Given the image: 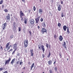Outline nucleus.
Returning a JSON list of instances; mask_svg holds the SVG:
<instances>
[{
    "label": "nucleus",
    "instance_id": "f257e3e1",
    "mask_svg": "<svg viewBox=\"0 0 73 73\" xmlns=\"http://www.w3.org/2000/svg\"><path fill=\"white\" fill-rule=\"evenodd\" d=\"M30 22L32 27H33L35 26V20L33 19H31L30 20Z\"/></svg>",
    "mask_w": 73,
    "mask_h": 73
},
{
    "label": "nucleus",
    "instance_id": "f03ea898",
    "mask_svg": "<svg viewBox=\"0 0 73 73\" xmlns=\"http://www.w3.org/2000/svg\"><path fill=\"white\" fill-rule=\"evenodd\" d=\"M6 19L7 20L6 22L8 23L9 21H10V20H11V17H10V15L9 14V13L7 15V16H6Z\"/></svg>",
    "mask_w": 73,
    "mask_h": 73
},
{
    "label": "nucleus",
    "instance_id": "7ed1b4c3",
    "mask_svg": "<svg viewBox=\"0 0 73 73\" xmlns=\"http://www.w3.org/2000/svg\"><path fill=\"white\" fill-rule=\"evenodd\" d=\"M9 44H10V42H9L7 43V44L6 45V49H7L8 48V49H7L8 50H9V49H10V48L12 46V45H10V46H9Z\"/></svg>",
    "mask_w": 73,
    "mask_h": 73
},
{
    "label": "nucleus",
    "instance_id": "20e7f679",
    "mask_svg": "<svg viewBox=\"0 0 73 73\" xmlns=\"http://www.w3.org/2000/svg\"><path fill=\"white\" fill-rule=\"evenodd\" d=\"M40 16H39L37 18L35 19L36 23H40Z\"/></svg>",
    "mask_w": 73,
    "mask_h": 73
},
{
    "label": "nucleus",
    "instance_id": "39448f33",
    "mask_svg": "<svg viewBox=\"0 0 73 73\" xmlns=\"http://www.w3.org/2000/svg\"><path fill=\"white\" fill-rule=\"evenodd\" d=\"M47 32V30L46 29H45V28H43L42 29L41 32L42 33L43 35L44 33H46Z\"/></svg>",
    "mask_w": 73,
    "mask_h": 73
},
{
    "label": "nucleus",
    "instance_id": "423d86ee",
    "mask_svg": "<svg viewBox=\"0 0 73 73\" xmlns=\"http://www.w3.org/2000/svg\"><path fill=\"white\" fill-rule=\"evenodd\" d=\"M11 60V57H10L9 59L5 60V65H7V64H9V62H10Z\"/></svg>",
    "mask_w": 73,
    "mask_h": 73
},
{
    "label": "nucleus",
    "instance_id": "0eeeda50",
    "mask_svg": "<svg viewBox=\"0 0 73 73\" xmlns=\"http://www.w3.org/2000/svg\"><path fill=\"white\" fill-rule=\"evenodd\" d=\"M19 13L21 18H22V16H25V14L23 13V12L22 11H20Z\"/></svg>",
    "mask_w": 73,
    "mask_h": 73
},
{
    "label": "nucleus",
    "instance_id": "6e6552de",
    "mask_svg": "<svg viewBox=\"0 0 73 73\" xmlns=\"http://www.w3.org/2000/svg\"><path fill=\"white\" fill-rule=\"evenodd\" d=\"M7 23H5L2 24V28L3 30H5V28L6 27V26H7Z\"/></svg>",
    "mask_w": 73,
    "mask_h": 73
},
{
    "label": "nucleus",
    "instance_id": "1a4fd4ad",
    "mask_svg": "<svg viewBox=\"0 0 73 73\" xmlns=\"http://www.w3.org/2000/svg\"><path fill=\"white\" fill-rule=\"evenodd\" d=\"M13 48L14 49H15V50H17V44L16 43H15L13 46Z\"/></svg>",
    "mask_w": 73,
    "mask_h": 73
},
{
    "label": "nucleus",
    "instance_id": "9d476101",
    "mask_svg": "<svg viewBox=\"0 0 73 73\" xmlns=\"http://www.w3.org/2000/svg\"><path fill=\"white\" fill-rule=\"evenodd\" d=\"M30 52L31 53L30 56H33L34 53H33V49H31L30 50Z\"/></svg>",
    "mask_w": 73,
    "mask_h": 73
},
{
    "label": "nucleus",
    "instance_id": "9b49d317",
    "mask_svg": "<svg viewBox=\"0 0 73 73\" xmlns=\"http://www.w3.org/2000/svg\"><path fill=\"white\" fill-rule=\"evenodd\" d=\"M42 26L43 27V28H46V24L45 22H44L42 23Z\"/></svg>",
    "mask_w": 73,
    "mask_h": 73
},
{
    "label": "nucleus",
    "instance_id": "f8f14e48",
    "mask_svg": "<svg viewBox=\"0 0 73 73\" xmlns=\"http://www.w3.org/2000/svg\"><path fill=\"white\" fill-rule=\"evenodd\" d=\"M41 48L43 53H44V51H45V48H44V46L43 45H42L41 46Z\"/></svg>",
    "mask_w": 73,
    "mask_h": 73
},
{
    "label": "nucleus",
    "instance_id": "ddd939ff",
    "mask_svg": "<svg viewBox=\"0 0 73 73\" xmlns=\"http://www.w3.org/2000/svg\"><path fill=\"white\" fill-rule=\"evenodd\" d=\"M46 47L47 48H49V49H50L51 47H50V44H48V43H46Z\"/></svg>",
    "mask_w": 73,
    "mask_h": 73
},
{
    "label": "nucleus",
    "instance_id": "4468645a",
    "mask_svg": "<svg viewBox=\"0 0 73 73\" xmlns=\"http://www.w3.org/2000/svg\"><path fill=\"white\" fill-rule=\"evenodd\" d=\"M59 39L60 41H62V40H63V37H62V35H60V36Z\"/></svg>",
    "mask_w": 73,
    "mask_h": 73
},
{
    "label": "nucleus",
    "instance_id": "2eb2a0df",
    "mask_svg": "<svg viewBox=\"0 0 73 73\" xmlns=\"http://www.w3.org/2000/svg\"><path fill=\"white\" fill-rule=\"evenodd\" d=\"M64 44H63V46L65 48H66V42L64 41Z\"/></svg>",
    "mask_w": 73,
    "mask_h": 73
},
{
    "label": "nucleus",
    "instance_id": "dca6fc26",
    "mask_svg": "<svg viewBox=\"0 0 73 73\" xmlns=\"http://www.w3.org/2000/svg\"><path fill=\"white\" fill-rule=\"evenodd\" d=\"M63 29L64 31H66L67 29V26L66 25H64L63 27Z\"/></svg>",
    "mask_w": 73,
    "mask_h": 73
},
{
    "label": "nucleus",
    "instance_id": "f3484780",
    "mask_svg": "<svg viewBox=\"0 0 73 73\" xmlns=\"http://www.w3.org/2000/svg\"><path fill=\"white\" fill-rule=\"evenodd\" d=\"M15 58H14L12 60L11 63L12 64V65H13V64L15 62Z\"/></svg>",
    "mask_w": 73,
    "mask_h": 73
},
{
    "label": "nucleus",
    "instance_id": "a211bd4d",
    "mask_svg": "<svg viewBox=\"0 0 73 73\" xmlns=\"http://www.w3.org/2000/svg\"><path fill=\"white\" fill-rule=\"evenodd\" d=\"M67 32L68 34H70V32L69 31V27H67Z\"/></svg>",
    "mask_w": 73,
    "mask_h": 73
},
{
    "label": "nucleus",
    "instance_id": "6ab92c4d",
    "mask_svg": "<svg viewBox=\"0 0 73 73\" xmlns=\"http://www.w3.org/2000/svg\"><path fill=\"white\" fill-rule=\"evenodd\" d=\"M48 65H50L52 64V61L51 60H50L48 61Z\"/></svg>",
    "mask_w": 73,
    "mask_h": 73
},
{
    "label": "nucleus",
    "instance_id": "aec40b11",
    "mask_svg": "<svg viewBox=\"0 0 73 73\" xmlns=\"http://www.w3.org/2000/svg\"><path fill=\"white\" fill-rule=\"evenodd\" d=\"M39 11V12L40 13V14H42V10L41 9H39L38 10Z\"/></svg>",
    "mask_w": 73,
    "mask_h": 73
},
{
    "label": "nucleus",
    "instance_id": "412c9836",
    "mask_svg": "<svg viewBox=\"0 0 73 73\" xmlns=\"http://www.w3.org/2000/svg\"><path fill=\"white\" fill-rule=\"evenodd\" d=\"M24 46L25 48H27L28 46V43H24Z\"/></svg>",
    "mask_w": 73,
    "mask_h": 73
},
{
    "label": "nucleus",
    "instance_id": "4be33fe9",
    "mask_svg": "<svg viewBox=\"0 0 73 73\" xmlns=\"http://www.w3.org/2000/svg\"><path fill=\"white\" fill-rule=\"evenodd\" d=\"M24 43L28 44V40H25L24 41Z\"/></svg>",
    "mask_w": 73,
    "mask_h": 73
},
{
    "label": "nucleus",
    "instance_id": "5701e85b",
    "mask_svg": "<svg viewBox=\"0 0 73 73\" xmlns=\"http://www.w3.org/2000/svg\"><path fill=\"white\" fill-rule=\"evenodd\" d=\"M61 8L60 5H59L58 7V11H61Z\"/></svg>",
    "mask_w": 73,
    "mask_h": 73
},
{
    "label": "nucleus",
    "instance_id": "b1692460",
    "mask_svg": "<svg viewBox=\"0 0 73 73\" xmlns=\"http://www.w3.org/2000/svg\"><path fill=\"white\" fill-rule=\"evenodd\" d=\"M15 25H16V22H13V26H15Z\"/></svg>",
    "mask_w": 73,
    "mask_h": 73
},
{
    "label": "nucleus",
    "instance_id": "393cba45",
    "mask_svg": "<svg viewBox=\"0 0 73 73\" xmlns=\"http://www.w3.org/2000/svg\"><path fill=\"white\" fill-rule=\"evenodd\" d=\"M16 29V27L15 26H13V31H15Z\"/></svg>",
    "mask_w": 73,
    "mask_h": 73
},
{
    "label": "nucleus",
    "instance_id": "a878e982",
    "mask_svg": "<svg viewBox=\"0 0 73 73\" xmlns=\"http://www.w3.org/2000/svg\"><path fill=\"white\" fill-rule=\"evenodd\" d=\"M35 65V64L34 63H33L32 66L31 67V70H32V68H33V66Z\"/></svg>",
    "mask_w": 73,
    "mask_h": 73
},
{
    "label": "nucleus",
    "instance_id": "bb28decb",
    "mask_svg": "<svg viewBox=\"0 0 73 73\" xmlns=\"http://www.w3.org/2000/svg\"><path fill=\"white\" fill-rule=\"evenodd\" d=\"M61 16L62 17H63L65 16V15L64 14V13H62L61 15Z\"/></svg>",
    "mask_w": 73,
    "mask_h": 73
},
{
    "label": "nucleus",
    "instance_id": "cd10ccee",
    "mask_svg": "<svg viewBox=\"0 0 73 73\" xmlns=\"http://www.w3.org/2000/svg\"><path fill=\"white\" fill-rule=\"evenodd\" d=\"M50 52H49V53L48 54V55L47 56V57H48V58H49V57H50Z\"/></svg>",
    "mask_w": 73,
    "mask_h": 73
},
{
    "label": "nucleus",
    "instance_id": "c85d7f7f",
    "mask_svg": "<svg viewBox=\"0 0 73 73\" xmlns=\"http://www.w3.org/2000/svg\"><path fill=\"white\" fill-rule=\"evenodd\" d=\"M54 37L55 39H56L57 38V35L54 34Z\"/></svg>",
    "mask_w": 73,
    "mask_h": 73
},
{
    "label": "nucleus",
    "instance_id": "c756f323",
    "mask_svg": "<svg viewBox=\"0 0 73 73\" xmlns=\"http://www.w3.org/2000/svg\"><path fill=\"white\" fill-rule=\"evenodd\" d=\"M33 9L34 11H36V7H35V5L34 6Z\"/></svg>",
    "mask_w": 73,
    "mask_h": 73
},
{
    "label": "nucleus",
    "instance_id": "7c9ffc66",
    "mask_svg": "<svg viewBox=\"0 0 73 73\" xmlns=\"http://www.w3.org/2000/svg\"><path fill=\"white\" fill-rule=\"evenodd\" d=\"M61 23H58V27H60V26H61Z\"/></svg>",
    "mask_w": 73,
    "mask_h": 73
},
{
    "label": "nucleus",
    "instance_id": "2f4dec72",
    "mask_svg": "<svg viewBox=\"0 0 73 73\" xmlns=\"http://www.w3.org/2000/svg\"><path fill=\"white\" fill-rule=\"evenodd\" d=\"M38 48L39 49V50H41V46L40 45H38Z\"/></svg>",
    "mask_w": 73,
    "mask_h": 73
},
{
    "label": "nucleus",
    "instance_id": "473e14b6",
    "mask_svg": "<svg viewBox=\"0 0 73 73\" xmlns=\"http://www.w3.org/2000/svg\"><path fill=\"white\" fill-rule=\"evenodd\" d=\"M43 20H44L43 19V18H41L40 19V21H41V22H42V21H43Z\"/></svg>",
    "mask_w": 73,
    "mask_h": 73
},
{
    "label": "nucleus",
    "instance_id": "72a5a7b5",
    "mask_svg": "<svg viewBox=\"0 0 73 73\" xmlns=\"http://www.w3.org/2000/svg\"><path fill=\"white\" fill-rule=\"evenodd\" d=\"M3 3V0H1L0 2V4H2Z\"/></svg>",
    "mask_w": 73,
    "mask_h": 73
},
{
    "label": "nucleus",
    "instance_id": "f704fd0d",
    "mask_svg": "<svg viewBox=\"0 0 73 73\" xmlns=\"http://www.w3.org/2000/svg\"><path fill=\"white\" fill-rule=\"evenodd\" d=\"M57 67H54V69L55 71H57Z\"/></svg>",
    "mask_w": 73,
    "mask_h": 73
},
{
    "label": "nucleus",
    "instance_id": "c9c22d12",
    "mask_svg": "<svg viewBox=\"0 0 73 73\" xmlns=\"http://www.w3.org/2000/svg\"><path fill=\"white\" fill-rule=\"evenodd\" d=\"M4 11L5 12H8V10L7 9H5Z\"/></svg>",
    "mask_w": 73,
    "mask_h": 73
},
{
    "label": "nucleus",
    "instance_id": "e433bc0d",
    "mask_svg": "<svg viewBox=\"0 0 73 73\" xmlns=\"http://www.w3.org/2000/svg\"><path fill=\"white\" fill-rule=\"evenodd\" d=\"M13 37V35H12L10 37V38H12Z\"/></svg>",
    "mask_w": 73,
    "mask_h": 73
},
{
    "label": "nucleus",
    "instance_id": "4c0bfd02",
    "mask_svg": "<svg viewBox=\"0 0 73 73\" xmlns=\"http://www.w3.org/2000/svg\"><path fill=\"white\" fill-rule=\"evenodd\" d=\"M16 50H15L13 51V52L12 53V54H14V53H15V51H16Z\"/></svg>",
    "mask_w": 73,
    "mask_h": 73
},
{
    "label": "nucleus",
    "instance_id": "58836bf2",
    "mask_svg": "<svg viewBox=\"0 0 73 73\" xmlns=\"http://www.w3.org/2000/svg\"><path fill=\"white\" fill-rule=\"evenodd\" d=\"M23 64V62H21L19 64H20V65H21V64H22V65Z\"/></svg>",
    "mask_w": 73,
    "mask_h": 73
},
{
    "label": "nucleus",
    "instance_id": "ea45409f",
    "mask_svg": "<svg viewBox=\"0 0 73 73\" xmlns=\"http://www.w3.org/2000/svg\"><path fill=\"white\" fill-rule=\"evenodd\" d=\"M50 73H53V72H52V70H50Z\"/></svg>",
    "mask_w": 73,
    "mask_h": 73
},
{
    "label": "nucleus",
    "instance_id": "a19ab883",
    "mask_svg": "<svg viewBox=\"0 0 73 73\" xmlns=\"http://www.w3.org/2000/svg\"><path fill=\"white\" fill-rule=\"evenodd\" d=\"M25 53H27V52H28V51H27V50L26 49L25 50Z\"/></svg>",
    "mask_w": 73,
    "mask_h": 73
},
{
    "label": "nucleus",
    "instance_id": "79ce46f5",
    "mask_svg": "<svg viewBox=\"0 0 73 73\" xmlns=\"http://www.w3.org/2000/svg\"><path fill=\"white\" fill-rule=\"evenodd\" d=\"M21 31V27H19V31L20 32Z\"/></svg>",
    "mask_w": 73,
    "mask_h": 73
},
{
    "label": "nucleus",
    "instance_id": "37998d69",
    "mask_svg": "<svg viewBox=\"0 0 73 73\" xmlns=\"http://www.w3.org/2000/svg\"><path fill=\"white\" fill-rule=\"evenodd\" d=\"M44 57H45V56H44V54H42V58H44Z\"/></svg>",
    "mask_w": 73,
    "mask_h": 73
},
{
    "label": "nucleus",
    "instance_id": "c03bdc74",
    "mask_svg": "<svg viewBox=\"0 0 73 73\" xmlns=\"http://www.w3.org/2000/svg\"><path fill=\"white\" fill-rule=\"evenodd\" d=\"M3 68H0V72H1V71H3Z\"/></svg>",
    "mask_w": 73,
    "mask_h": 73
},
{
    "label": "nucleus",
    "instance_id": "a18cd8bd",
    "mask_svg": "<svg viewBox=\"0 0 73 73\" xmlns=\"http://www.w3.org/2000/svg\"><path fill=\"white\" fill-rule=\"evenodd\" d=\"M40 25L38 26V29H40Z\"/></svg>",
    "mask_w": 73,
    "mask_h": 73
},
{
    "label": "nucleus",
    "instance_id": "49530a36",
    "mask_svg": "<svg viewBox=\"0 0 73 73\" xmlns=\"http://www.w3.org/2000/svg\"><path fill=\"white\" fill-rule=\"evenodd\" d=\"M29 33L30 35H32V32H31V31H29Z\"/></svg>",
    "mask_w": 73,
    "mask_h": 73
},
{
    "label": "nucleus",
    "instance_id": "de8ad7c7",
    "mask_svg": "<svg viewBox=\"0 0 73 73\" xmlns=\"http://www.w3.org/2000/svg\"><path fill=\"white\" fill-rule=\"evenodd\" d=\"M19 62H20V61H17L16 62L17 64H19Z\"/></svg>",
    "mask_w": 73,
    "mask_h": 73
},
{
    "label": "nucleus",
    "instance_id": "09e8293b",
    "mask_svg": "<svg viewBox=\"0 0 73 73\" xmlns=\"http://www.w3.org/2000/svg\"><path fill=\"white\" fill-rule=\"evenodd\" d=\"M3 73H8V71H5L4 72H3Z\"/></svg>",
    "mask_w": 73,
    "mask_h": 73
},
{
    "label": "nucleus",
    "instance_id": "8fccbe9b",
    "mask_svg": "<svg viewBox=\"0 0 73 73\" xmlns=\"http://www.w3.org/2000/svg\"><path fill=\"white\" fill-rule=\"evenodd\" d=\"M0 49H1V50H3V47H2V46H1Z\"/></svg>",
    "mask_w": 73,
    "mask_h": 73
},
{
    "label": "nucleus",
    "instance_id": "3c124183",
    "mask_svg": "<svg viewBox=\"0 0 73 73\" xmlns=\"http://www.w3.org/2000/svg\"><path fill=\"white\" fill-rule=\"evenodd\" d=\"M31 62H28V64H29V65H31Z\"/></svg>",
    "mask_w": 73,
    "mask_h": 73
},
{
    "label": "nucleus",
    "instance_id": "603ef678",
    "mask_svg": "<svg viewBox=\"0 0 73 73\" xmlns=\"http://www.w3.org/2000/svg\"><path fill=\"white\" fill-rule=\"evenodd\" d=\"M60 3L61 4H63V1H61Z\"/></svg>",
    "mask_w": 73,
    "mask_h": 73
},
{
    "label": "nucleus",
    "instance_id": "864d4df0",
    "mask_svg": "<svg viewBox=\"0 0 73 73\" xmlns=\"http://www.w3.org/2000/svg\"><path fill=\"white\" fill-rule=\"evenodd\" d=\"M12 50H13L12 49H10L9 51H8V52H10V51H12Z\"/></svg>",
    "mask_w": 73,
    "mask_h": 73
},
{
    "label": "nucleus",
    "instance_id": "5fc2aeb1",
    "mask_svg": "<svg viewBox=\"0 0 73 73\" xmlns=\"http://www.w3.org/2000/svg\"><path fill=\"white\" fill-rule=\"evenodd\" d=\"M60 58H62V55H59Z\"/></svg>",
    "mask_w": 73,
    "mask_h": 73
},
{
    "label": "nucleus",
    "instance_id": "6e6d98bb",
    "mask_svg": "<svg viewBox=\"0 0 73 73\" xmlns=\"http://www.w3.org/2000/svg\"><path fill=\"white\" fill-rule=\"evenodd\" d=\"M31 10L30 9L29 10V13H31Z\"/></svg>",
    "mask_w": 73,
    "mask_h": 73
},
{
    "label": "nucleus",
    "instance_id": "4d7b16f0",
    "mask_svg": "<svg viewBox=\"0 0 73 73\" xmlns=\"http://www.w3.org/2000/svg\"><path fill=\"white\" fill-rule=\"evenodd\" d=\"M24 23H25V24H27V21H25Z\"/></svg>",
    "mask_w": 73,
    "mask_h": 73
},
{
    "label": "nucleus",
    "instance_id": "13d9d810",
    "mask_svg": "<svg viewBox=\"0 0 73 73\" xmlns=\"http://www.w3.org/2000/svg\"><path fill=\"white\" fill-rule=\"evenodd\" d=\"M20 55V54L19 53H18L17 55V56H19V55Z\"/></svg>",
    "mask_w": 73,
    "mask_h": 73
},
{
    "label": "nucleus",
    "instance_id": "bf43d9fd",
    "mask_svg": "<svg viewBox=\"0 0 73 73\" xmlns=\"http://www.w3.org/2000/svg\"><path fill=\"white\" fill-rule=\"evenodd\" d=\"M56 61H54L53 63V64H55V63H56Z\"/></svg>",
    "mask_w": 73,
    "mask_h": 73
},
{
    "label": "nucleus",
    "instance_id": "052dcab7",
    "mask_svg": "<svg viewBox=\"0 0 73 73\" xmlns=\"http://www.w3.org/2000/svg\"><path fill=\"white\" fill-rule=\"evenodd\" d=\"M54 1H53V0H51V2L52 3H53Z\"/></svg>",
    "mask_w": 73,
    "mask_h": 73
},
{
    "label": "nucleus",
    "instance_id": "680f3d73",
    "mask_svg": "<svg viewBox=\"0 0 73 73\" xmlns=\"http://www.w3.org/2000/svg\"><path fill=\"white\" fill-rule=\"evenodd\" d=\"M2 8H4V5H2Z\"/></svg>",
    "mask_w": 73,
    "mask_h": 73
},
{
    "label": "nucleus",
    "instance_id": "e2e57ef3",
    "mask_svg": "<svg viewBox=\"0 0 73 73\" xmlns=\"http://www.w3.org/2000/svg\"><path fill=\"white\" fill-rule=\"evenodd\" d=\"M22 1H25V0H22Z\"/></svg>",
    "mask_w": 73,
    "mask_h": 73
},
{
    "label": "nucleus",
    "instance_id": "0e129e2a",
    "mask_svg": "<svg viewBox=\"0 0 73 73\" xmlns=\"http://www.w3.org/2000/svg\"><path fill=\"white\" fill-rule=\"evenodd\" d=\"M25 67L24 68H23V69H25Z\"/></svg>",
    "mask_w": 73,
    "mask_h": 73
},
{
    "label": "nucleus",
    "instance_id": "69168bd1",
    "mask_svg": "<svg viewBox=\"0 0 73 73\" xmlns=\"http://www.w3.org/2000/svg\"><path fill=\"white\" fill-rule=\"evenodd\" d=\"M10 15L11 16H12V14H11Z\"/></svg>",
    "mask_w": 73,
    "mask_h": 73
},
{
    "label": "nucleus",
    "instance_id": "338daca9",
    "mask_svg": "<svg viewBox=\"0 0 73 73\" xmlns=\"http://www.w3.org/2000/svg\"><path fill=\"white\" fill-rule=\"evenodd\" d=\"M23 18L21 19V20H23Z\"/></svg>",
    "mask_w": 73,
    "mask_h": 73
},
{
    "label": "nucleus",
    "instance_id": "774afa93",
    "mask_svg": "<svg viewBox=\"0 0 73 73\" xmlns=\"http://www.w3.org/2000/svg\"><path fill=\"white\" fill-rule=\"evenodd\" d=\"M59 55H61V53H60V54H59Z\"/></svg>",
    "mask_w": 73,
    "mask_h": 73
}]
</instances>
